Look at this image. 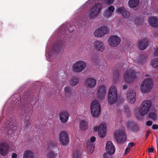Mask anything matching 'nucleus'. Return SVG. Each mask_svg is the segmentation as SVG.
Returning a JSON list of instances; mask_svg holds the SVG:
<instances>
[{
  "mask_svg": "<svg viewBox=\"0 0 158 158\" xmlns=\"http://www.w3.org/2000/svg\"><path fill=\"white\" fill-rule=\"evenodd\" d=\"M126 9L123 6L118 8L117 10V11L118 13L122 14L126 10Z\"/></svg>",
  "mask_w": 158,
  "mask_h": 158,
  "instance_id": "obj_38",
  "label": "nucleus"
},
{
  "mask_svg": "<svg viewBox=\"0 0 158 158\" xmlns=\"http://www.w3.org/2000/svg\"><path fill=\"white\" fill-rule=\"evenodd\" d=\"M126 95L127 99L130 103H133L135 102L136 99V94L134 90H129Z\"/></svg>",
  "mask_w": 158,
  "mask_h": 158,
  "instance_id": "obj_17",
  "label": "nucleus"
},
{
  "mask_svg": "<svg viewBox=\"0 0 158 158\" xmlns=\"http://www.w3.org/2000/svg\"><path fill=\"white\" fill-rule=\"evenodd\" d=\"M114 136L117 141L119 143L125 142L127 138L125 132L121 130L117 131L115 133Z\"/></svg>",
  "mask_w": 158,
  "mask_h": 158,
  "instance_id": "obj_10",
  "label": "nucleus"
},
{
  "mask_svg": "<svg viewBox=\"0 0 158 158\" xmlns=\"http://www.w3.org/2000/svg\"><path fill=\"white\" fill-rule=\"evenodd\" d=\"M2 24V23L0 22V25Z\"/></svg>",
  "mask_w": 158,
  "mask_h": 158,
  "instance_id": "obj_55",
  "label": "nucleus"
},
{
  "mask_svg": "<svg viewBox=\"0 0 158 158\" xmlns=\"http://www.w3.org/2000/svg\"><path fill=\"white\" fill-rule=\"evenodd\" d=\"M30 118H29L27 119H25L24 122L23 124V128L24 130H26L28 128V126H30L31 125V122L30 120Z\"/></svg>",
  "mask_w": 158,
  "mask_h": 158,
  "instance_id": "obj_30",
  "label": "nucleus"
},
{
  "mask_svg": "<svg viewBox=\"0 0 158 158\" xmlns=\"http://www.w3.org/2000/svg\"><path fill=\"white\" fill-rule=\"evenodd\" d=\"M86 66L85 62L82 60L78 61L73 64V69L75 72H80L85 68Z\"/></svg>",
  "mask_w": 158,
  "mask_h": 158,
  "instance_id": "obj_9",
  "label": "nucleus"
},
{
  "mask_svg": "<svg viewBox=\"0 0 158 158\" xmlns=\"http://www.w3.org/2000/svg\"><path fill=\"white\" fill-rule=\"evenodd\" d=\"M121 41L120 38L117 36L112 35L110 36L108 39V44L112 47H116Z\"/></svg>",
  "mask_w": 158,
  "mask_h": 158,
  "instance_id": "obj_12",
  "label": "nucleus"
},
{
  "mask_svg": "<svg viewBox=\"0 0 158 158\" xmlns=\"http://www.w3.org/2000/svg\"><path fill=\"white\" fill-rule=\"evenodd\" d=\"M149 117L154 120H156L157 119V114L154 112H151L149 114Z\"/></svg>",
  "mask_w": 158,
  "mask_h": 158,
  "instance_id": "obj_36",
  "label": "nucleus"
},
{
  "mask_svg": "<svg viewBox=\"0 0 158 158\" xmlns=\"http://www.w3.org/2000/svg\"><path fill=\"white\" fill-rule=\"evenodd\" d=\"M48 147L49 151L48 155V158H56L58 157L57 153L54 152L58 149V147L54 142H50L48 143Z\"/></svg>",
  "mask_w": 158,
  "mask_h": 158,
  "instance_id": "obj_6",
  "label": "nucleus"
},
{
  "mask_svg": "<svg viewBox=\"0 0 158 158\" xmlns=\"http://www.w3.org/2000/svg\"><path fill=\"white\" fill-rule=\"evenodd\" d=\"M64 44V43L62 41H58L54 44L53 49L55 50H59L63 46Z\"/></svg>",
  "mask_w": 158,
  "mask_h": 158,
  "instance_id": "obj_28",
  "label": "nucleus"
},
{
  "mask_svg": "<svg viewBox=\"0 0 158 158\" xmlns=\"http://www.w3.org/2000/svg\"><path fill=\"white\" fill-rule=\"evenodd\" d=\"M96 138L94 136L91 137L89 140H86V145L87 147V151L90 154L92 153L94 149V142L95 141Z\"/></svg>",
  "mask_w": 158,
  "mask_h": 158,
  "instance_id": "obj_14",
  "label": "nucleus"
},
{
  "mask_svg": "<svg viewBox=\"0 0 158 158\" xmlns=\"http://www.w3.org/2000/svg\"><path fill=\"white\" fill-rule=\"evenodd\" d=\"M117 99V89L115 86L113 85L110 88L108 94V101L109 104L115 103Z\"/></svg>",
  "mask_w": 158,
  "mask_h": 158,
  "instance_id": "obj_1",
  "label": "nucleus"
},
{
  "mask_svg": "<svg viewBox=\"0 0 158 158\" xmlns=\"http://www.w3.org/2000/svg\"><path fill=\"white\" fill-rule=\"evenodd\" d=\"M108 10L109 11H107L106 12V15L107 17H110L111 15V13L113 12L114 10V7L112 6L108 7Z\"/></svg>",
  "mask_w": 158,
  "mask_h": 158,
  "instance_id": "obj_31",
  "label": "nucleus"
},
{
  "mask_svg": "<svg viewBox=\"0 0 158 158\" xmlns=\"http://www.w3.org/2000/svg\"><path fill=\"white\" fill-rule=\"evenodd\" d=\"M94 48L99 52H102L105 49V46L103 43L101 41L97 40L94 43Z\"/></svg>",
  "mask_w": 158,
  "mask_h": 158,
  "instance_id": "obj_19",
  "label": "nucleus"
},
{
  "mask_svg": "<svg viewBox=\"0 0 158 158\" xmlns=\"http://www.w3.org/2000/svg\"><path fill=\"white\" fill-rule=\"evenodd\" d=\"M127 149H129V148L128 147H127V148H126V150H125V152H126V151H127Z\"/></svg>",
  "mask_w": 158,
  "mask_h": 158,
  "instance_id": "obj_53",
  "label": "nucleus"
},
{
  "mask_svg": "<svg viewBox=\"0 0 158 158\" xmlns=\"http://www.w3.org/2000/svg\"><path fill=\"white\" fill-rule=\"evenodd\" d=\"M113 78L115 83L119 80V73L118 71L116 70L114 71L113 74Z\"/></svg>",
  "mask_w": 158,
  "mask_h": 158,
  "instance_id": "obj_32",
  "label": "nucleus"
},
{
  "mask_svg": "<svg viewBox=\"0 0 158 158\" xmlns=\"http://www.w3.org/2000/svg\"><path fill=\"white\" fill-rule=\"evenodd\" d=\"M150 133V132L149 131H148L147 132L146 139H147L149 136V134Z\"/></svg>",
  "mask_w": 158,
  "mask_h": 158,
  "instance_id": "obj_52",
  "label": "nucleus"
},
{
  "mask_svg": "<svg viewBox=\"0 0 158 158\" xmlns=\"http://www.w3.org/2000/svg\"><path fill=\"white\" fill-rule=\"evenodd\" d=\"M122 88L123 90H126L127 89V86L126 85H123L122 86Z\"/></svg>",
  "mask_w": 158,
  "mask_h": 158,
  "instance_id": "obj_49",
  "label": "nucleus"
},
{
  "mask_svg": "<svg viewBox=\"0 0 158 158\" xmlns=\"http://www.w3.org/2000/svg\"><path fill=\"white\" fill-rule=\"evenodd\" d=\"M154 149L153 147L152 148H149L148 149V151L149 153H152L154 152Z\"/></svg>",
  "mask_w": 158,
  "mask_h": 158,
  "instance_id": "obj_43",
  "label": "nucleus"
},
{
  "mask_svg": "<svg viewBox=\"0 0 158 158\" xmlns=\"http://www.w3.org/2000/svg\"><path fill=\"white\" fill-rule=\"evenodd\" d=\"M23 158H35V156L33 152L27 150L24 151L23 155Z\"/></svg>",
  "mask_w": 158,
  "mask_h": 158,
  "instance_id": "obj_24",
  "label": "nucleus"
},
{
  "mask_svg": "<svg viewBox=\"0 0 158 158\" xmlns=\"http://www.w3.org/2000/svg\"><path fill=\"white\" fill-rule=\"evenodd\" d=\"M135 77L136 75L135 71L131 69L127 70L126 74L124 76L125 81L128 83L131 82Z\"/></svg>",
  "mask_w": 158,
  "mask_h": 158,
  "instance_id": "obj_11",
  "label": "nucleus"
},
{
  "mask_svg": "<svg viewBox=\"0 0 158 158\" xmlns=\"http://www.w3.org/2000/svg\"><path fill=\"white\" fill-rule=\"evenodd\" d=\"M135 145V144L133 142H131L128 143V146L130 147L134 146Z\"/></svg>",
  "mask_w": 158,
  "mask_h": 158,
  "instance_id": "obj_46",
  "label": "nucleus"
},
{
  "mask_svg": "<svg viewBox=\"0 0 158 158\" xmlns=\"http://www.w3.org/2000/svg\"><path fill=\"white\" fill-rule=\"evenodd\" d=\"M151 62L153 67L154 68L158 67V58L152 60Z\"/></svg>",
  "mask_w": 158,
  "mask_h": 158,
  "instance_id": "obj_34",
  "label": "nucleus"
},
{
  "mask_svg": "<svg viewBox=\"0 0 158 158\" xmlns=\"http://www.w3.org/2000/svg\"><path fill=\"white\" fill-rule=\"evenodd\" d=\"M59 139L62 145H67L69 140L67 133L64 131L60 132L59 135Z\"/></svg>",
  "mask_w": 158,
  "mask_h": 158,
  "instance_id": "obj_15",
  "label": "nucleus"
},
{
  "mask_svg": "<svg viewBox=\"0 0 158 158\" xmlns=\"http://www.w3.org/2000/svg\"><path fill=\"white\" fill-rule=\"evenodd\" d=\"M110 29L106 26H102L96 29L94 33V35L96 37H102L106 34H108Z\"/></svg>",
  "mask_w": 158,
  "mask_h": 158,
  "instance_id": "obj_8",
  "label": "nucleus"
},
{
  "mask_svg": "<svg viewBox=\"0 0 158 158\" xmlns=\"http://www.w3.org/2000/svg\"><path fill=\"white\" fill-rule=\"evenodd\" d=\"M17 154L15 153H14L12 154L11 157L12 158H16L17 157Z\"/></svg>",
  "mask_w": 158,
  "mask_h": 158,
  "instance_id": "obj_47",
  "label": "nucleus"
},
{
  "mask_svg": "<svg viewBox=\"0 0 158 158\" xmlns=\"http://www.w3.org/2000/svg\"><path fill=\"white\" fill-rule=\"evenodd\" d=\"M152 122L151 121H148L147 122L146 125L148 126H149L152 125Z\"/></svg>",
  "mask_w": 158,
  "mask_h": 158,
  "instance_id": "obj_45",
  "label": "nucleus"
},
{
  "mask_svg": "<svg viewBox=\"0 0 158 158\" xmlns=\"http://www.w3.org/2000/svg\"><path fill=\"white\" fill-rule=\"evenodd\" d=\"M105 3L108 5L110 4L113 2V0H105Z\"/></svg>",
  "mask_w": 158,
  "mask_h": 158,
  "instance_id": "obj_41",
  "label": "nucleus"
},
{
  "mask_svg": "<svg viewBox=\"0 0 158 158\" xmlns=\"http://www.w3.org/2000/svg\"><path fill=\"white\" fill-rule=\"evenodd\" d=\"M127 127L134 132H137L139 131L137 124L132 121H129L127 122Z\"/></svg>",
  "mask_w": 158,
  "mask_h": 158,
  "instance_id": "obj_21",
  "label": "nucleus"
},
{
  "mask_svg": "<svg viewBox=\"0 0 158 158\" xmlns=\"http://www.w3.org/2000/svg\"><path fill=\"white\" fill-rule=\"evenodd\" d=\"M122 15L123 18L125 19H127L130 16V13L129 12L126 10Z\"/></svg>",
  "mask_w": 158,
  "mask_h": 158,
  "instance_id": "obj_39",
  "label": "nucleus"
},
{
  "mask_svg": "<svg viewBox=\"0 0 158 158\" xmlns=\"http://www.w3.org/2000/svg\"><path fill=\"white\" fill-rule=\"evenodd\" d=\"M69 83L73 86H75L79 83L78 78L76 76L72 77L69 80Z\"/></svg>",
  "mask_w": 158,
  "mask_h": 158,
  "instance_id": "obj_26",
  "label": "nucleus"
},
{
  "mask_svg": "<svg viewBox=\"0 0 158 158\" xmlns=\"http://www.w3.org/2000/svg\"><path fill=\"white\" fill-rule=\"evenodd\" d=\"M9 146L5 142L0 143V155L2 156H5L8 153Z\"/></svg>",
  "mask_w": 158,
  "mask_h": 158,
  "instance_id": "obj_18",
  "label": "nucleus"
},
{
  "mask_svg": "<svg viewBox=\"0 0 158 158\" xmlns=\"http://www.w3.org/2000/svg\"><path fill=\"white\" fill-rule=\"evenodd\" d=\"M96 84V80L93 78H88L85 81V84L89 88H92L95 86Z\"/></svg>",
  "mask_w": 158,
  "mask_h": 158,
  "instance_id": "obj_22",
  "label": "nucleus"
},
{
  "mask_svg": "<svg viewBox=\"0 0 158 158\" xmlns=\"http://www.w3.org/2000/svg\"><path fill=\"white\" fill-rule=\"evenodd\" d=\"M152 105V102L149 100H146L142 102L140 107L139 113L142 115L146 114L149 111Z\"/></svg>",
  "mask_w": 158,
  "mask_h": 158,
  "instance_id": "obj_5",
  "label": "nucleus"
},
{
  "mask_svg": "<svg viewBox=\"0 0 158 158\" xmlns=\"http://www.w3.org/2000/svg\"><path fill=\"white\" fill-rule=\"evenodd\" d=\"M148 41L146 39L141 40L139 41L138 46L141 50H143L148 46Z\"/></svg>",
  "mask_w": 158,
  "mask_h": 158,
  "instance_id": "obj_23",
  "label": "nucleus"
},
{
  "mask_svg": "<svg viewBox=\"0 0 158 158\" xmlns=\"http://www.w3.org/2000/svg\"><path fill=\"white\" fill-rule=\"evenodd\" d=\"M26 96H25V97H26ZM24 98H25V97H24Z\"/></svg>",
  "mask_w": 158,
  "mask_h": 158,
  "instance_id": "obj_57",
  "label": "nucleus"
},
{
  "mask_svg": "<svg viewBox=\"0 0 158 158\" xmlns=\"http://www.w3.org/2000/svg\"><path fill=\"white\" fill-rule=\"evenodd\" d=\"M69 114L66 111H60L59 114V117L61 122L62 123H67L69 118Z\"/></svg>",
  "mask_w": 158,
  "mask_h": 158,
  "instance_id": "obj_20",
  "label": "nucleus"
},
{
  "mask_svg": "<svg viewBox=\"0 0 158 158\" xmlns=\"http://www.w3.org/2000/svg\"><path fill=\"white\" fill-rule=\"evenodd\" d=\"M106 149L108 153L104 154L103 158H112L110 155L114 154L115 151V148L111 141H109L107 142Z\"/></svg>",
  "mask_w": 158,
  "mask_h": 158,
  "instance_id": "obj_7",
  "label": "nucleus"
},
{
  "mask_svg": "<svg viewBox=\"0 0 158 158\" xmlns=\"http://www.w3.org/2000/svg\"><path fill=\"white\" fill-rule=\"evenodd\" d=\"M90 109L93 116L97 117L99 115L101 112V108L99 102L97 100H94L91 102Z\"/></svg>",
  "mask_w": 158,
  "mask_h": 158,
  "instance_id": "obj_2",
  "label": "nucleus"
},
{
  "mask_svg": "<svg viewBox=\"0 0 158 158\" xmlns=\"http://www.w3.org/2000/svg\"><path fill=\"white\" fill-rule=\"evenodd\" d=\"M139 3V0H129L128 2L129 6L131 8L137 6Z\"/></svg>",
  "mask_w": 158,
  "mask_h": 158,
  "instance_id": "obj_27",
  "label": "nucleus"
},
{
  "mask_svg": "<svg viewBox=\"0 0 158 158\" xmlns=\"http://www.w3.org/2000/svg\"><path fill=\"white\" fill-rule=\"evenodd\" d=\"M73 92V89L70 86H67L64 88V92L66 94H71Z\"/></svg>",
  "mask_w": 158,
  "mask_h": 158,
  "instance_id": "obj_33",
  "label": "nucleus"
},
{
  "mask_svg": "<svg viewBox=\"0 0 158 158\" xmlns=\"http://www.w3.org/2000/svg\"><path fill=\"white\" fill-rule=\"evenodd\" d=\"M88 125L86 121L84 120H81L80 121V127L81 130H84L87 128Z\"/></svg>",
  "mask_w": 158,
  "mask_h": 158,
  "instance_id": "obj_29",
  "label": "nucleus"
},
{
  "mask_svg": "<svg viewBox=\"0 0 158 158\" xmlns=\"http://www.w3.org/2000/svg\"><path fill=\"white\" fill-rule=\"evenodd\" d=\"M152 128L153 129L156 130L158 128V125L157 124H153L152 126Z\"/></svg>",
  "mask_w": 158,
  "mask_h": 158,
  "instance_id": "obj_42",
  "label": "nucleus"
},
{
  "mask_svg": "<svg viewBox=\"0 0 158 158\" xmlns=\"http://www.w3.org/2000/svg\"><path fill=\"white\" fill-rule=\"evenodd\" d=\"M124 110L126 114V115L128 118H129L131 115V112L129 110V107L128 106L126 105L124 106Z\"/></svg>",
  "mask_w": 158,
  "mask_h": 158,
  "instance_id": "obj_35",
  "label": "nucleus"
},
{
  "mask_svg": "<svg viewBox=\"0 0 158 158\" xmlns=\"http://www.w3.org/2000/svg\"><path fill=\"white\" fill-rule=\"evenodd\" d=\"M148 22L153 27H158V19L155 17L148 18Z\"/></svg>",
  "mask_w": 158,
  "mask_h": 158,
  "instance_id": "obj_25",
  "label": "nucleus"
},
{
  "mask_svg": "<svg viewBox=\"0 0 158 158\" xmlns=\"http://www.w3.org/2000/svg\"><path fill=\"white\" fill-rule=\"evenodd\" d=\"M8 125H9V123L8 124Z\"/></svg>",
  "mask_w": 158,
  "mask_h": 158,
  "instance_id": "obj_56",
  "label": "nucleus"
},
{
  "mask_svg": "<svg viewBox=\"0 0 158 158\" xmlns=\"http://www.w3.org/2000/svg\"><path fill=\"white\" fill-rule=\"evenodd\" d=\"M154 55L155 56H158V47L155 49Z\"/></svg>",
  "mask_w": 158,
  "mask_h": 158,
  "instance_id": "obj_44",
  "label": "nucleus"
},
{
  "mask_svg": "<svg viewBox=\"0 0 158 158\" xmlns=\"http://www.w3.org/2000/svg\"><path fill=\"white\" fill-rule=\"evenodd\" d=\"M145 59L146 57L144 55L142 54L140 55L138 58V61L139 63L141 64L142 63V62L145 60Z\"/></svg>",
  "mask_w": 158,
  "mask_h": 158,
  "instance_id": "obj_37",
  "label": "nucleus"
},
{
  "mask_svg": "<svg viewBox=\"0 0 158 158\" xmlns=\"http://www.w3.org/2000/svg\"><path fill=\"white\" fill-rule=\"evenodd\" d=\"M73 158H81V154L77 152H76L74 153Z\"/></svg>",
  "mask_w": 158,
  "mask_h": 158,
  "instance_id": "obj_40",
  "label": "nucleus"
},
{
  "mask_svg": "<svg viewBox=\"0 0 158 158\" xmlns=\"http://www.w3.org/2000/svg\"><path fill=\"white\" fill-rule=\"evenodd\" d=\"M36 98H37V96H33V98H32V100L31 99H30V101L31 102H32V101H35L36 100Z\"/></svg>",
  "mask_w": 158,
  "mask_h": 158,
  "instance_id": "obj_48",
  "label": "nucleus"
},
{
  "mask_svg": "<svg viewBox=\"0 0 158 158\" xmlns=\"http://www.w3.org/2000/svg\"><path fill=\"white\" fill-rule=\"evenodd\" d=\"M157 152H158V147L157 145Z\"/></svg>",
  "mask_w": 158,
  "mask_h": 158,
  "instance_id": "obj_54",
  "label": "nucleus"
},
{
  "mask_svg": "<svg viewBox=\"0 0 158 158\" xmlns=\"http://www.w3.org/2000/svg\"><path fill=\"white\" fill-rule=\"evenodd\" d=\"M15 127V129H16L17 128V127H16L15 126H14V125H13L12 126V127L11 128H10V129L11 130H12V131H15V130L14 129Z\"/></svg>",
  "mask_w": 158,
  "mask_h": 158,
  "instance_id": "obj_51",
  "label": "nucleus"
},
{
  "mask_svg": "<svg viewBox=\"0 0 158 158\" xmlns=\"http://www.w3.org/2000/svg\"><path fill=\"white\" fill-rule=\"evenodd\" d=\"M106 89L104 85L100 86L97 91L98 97L99 100L104 98L106 94Z\"/></svg>",
  "mask_w": 158,
  "mask_h": 158,
  "instance_id": "obj_16",
  "label": "nucleus"
},
{
  "mask_svg": "<svg viewBox=\"0 0 158 158\" xmlns=\"http://www.w3.org/2000/svg\"><path fill=\"white\" fill-rule=\"evenodd\" d=\"M94 130L98 131V135L101 138L105 137L106 132V124L105 123L100 124L98 127H95Z\"/></svg>",
  "mask_w": 158,
  "mask_h": 158,
  "instance_id": "obj_13",
  "label": "nucleus"
},
{
  "mask_svg": "<svg viewBox=\"0 0 158 158\" xmlns=\"http://www.w3.org/2000/svg\"><path fill=\"white\" fill-rule=\"evenodd\" d=\"M72 28V26H70L69 27H68V30L69 31H70V32H72L73 31V30H72L71 28Z\"/></svg>",
  "mask_w": 158,
  "mask_h": 158,
  "instance_id": "obj_50",
  "label": "nucleus"
},
{
  "mask_svg": "<svg viewBox=\"0 0 158 158\" xmlns=\"http://www.w3.org/2000/svg\"><path fill=\"white\" fill-rule=\"evenodd\" d=\"M102 8V3L97 2L89 10V14L90 18H94L99 14Z\"/></svg>",
  "mask_w": 158,
  "mask_h": 158,
  "instance_id": "obj_3",
  "label": "nucleus"
},
{
  "mask_svg": "<svg viewBox=\"0 0 158 158\" xmlns=\"http://www.w3.org/2000/svg\"><path fill=\"white\" fill-rule=\"evenodd\" d=\"M152 86V81L150 78L144 80L141 85V89L144 93H148L151 90Z\"/></svg>",
  "mask_w": 158,
  "mask_h": 158,
  "instance_id": "obj_4",
  "label": "nucleus"
}]
</instances>
